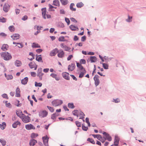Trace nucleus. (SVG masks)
Here are the masks:
<instances>
[{"instance_id": "obj_59", "label": "nucleus", "mask_w": 146, "mask_h": 146, "mask_svg": "<svg viewBox=\"0 0 146 146\" xmlns=\"http://www.w3.org/2000/svg\"><path fill=\"white\" fill-rule=\"evenodd\" d=\"M86 39V36H82L81 38V40L82 41L84 42Z\"/></svg>"}, {"instance_id": "obj_6", "label": "nucleus", "mask_w": 146, "mask_h": 146, "mask_svg": "<svg viewBox=\"0 0 146 146\" xmlns=\"http://www.w3.org/2000/svg\"><path fill=\"white\" fill-rule=\"evenodd\" d=\"M42 69L41 68H39L37 71V76L39 78V79L40 80H42V76L44 74L42 73Z\"/></svg>"}, {"instance_id": "obj_22", "label": "nucleus", "mask_w": 146, "mask_h": 146, "mask_svg": "<svg viewBox=\"0 0 146 146\" xmlns=\"http://www.w3.org/2000/svg\"><path fill=\"white\" fill-rule=\"evenodd\" d=\"M8 47L9 46L7 44H4L2 45L1 48V49L3 51H5L7 49V48H8Z\"/></svg>"}, {"instance_id": "obj_19", "label": "nucleus", "mask_w": 146, "mask_h": 146, "mask_svg": "<svg viewBox=\"0 0 146 146\" xmlns=\"http://www.w3.org/2000/svg\"><path fill=\"white\" fill-rule=\"evenodd\" d=\"M41 10L42 11V15L43 16V18L44 19H46V8H42L41 9Z\"/></svg>"}, {"instance_id": "obj_54", "label": "nucleus", "mask_w": 146, "mask_h": 146, "mask_svg": "<svg viewBox=\"0 0 146 146\" xmlns=\"http://www.w3.org/2000/svg\"><path fill=\"white\" fill-rule=\"evenodd\" d=\"M38 136L37 134H35L34 133H33L31 135V137L32 138H35L37 137Z\"/></svg>"}, {"instance_id": "obj_32", "label": "nucleus", "mask_w": 146, "mask_h": 146, "mask_svg": "<svg viewBox=\"0 0 146 146\" xmlns=\"http://www.w3.org/2000/svg\"><path fill=\"white\" fill-rule=\"evenodd\" d=\"M15 64L17 67L20 66L21 64V62L20 61L16 60L15 62Z\"/></svg>"}, {"instance_id": "obj_56", "label": "nucleus", "mask_w": 146, "mask_h": 146, "mask_svg": "<svg viewBox=\"0 0 146 146\" xmlns=\"http://www.w3.org/2000/svg\"><path fill=\"white\" fill-rule=\"evenodd\" d=\"M65 21L67 23V25H69L70 23V21L68 18L66 17H65Z\"/></svg>"}, {"instance_id": "obj_45", "label": "nucleus", "mask_w": 146, "mask_h": 146, "mask_svg": "<svg viewBox=\"0 0 146 146\" xmlns=\"http://www.w3.org/2000/svg\"><path fill=\"white\" fill-rule=\"evenodd\" d=\"M42 85V84L40 82L37 83L36 82H35V86L36 87L38 86L39 87H41Z\"/></svg>"}, {"instance_id": "obj_14", "label": "nucleus", "mask_w": 146, "mask_h": 146, "mask_svg": "<svg viewBox=\"0 0 146 146\" xmlns=\"http://www.w3.org/2000/svg\"><path fill=\"white\" fill-rule=\"evenodd\" d=\"M25 128L26 129L28 130L31 129H35V128L32 124H30L29 125L27 124L25 125Z\"/></svg>"}, {"instance_id": "obj_60", "label": "nucleus", "mask_w": 146, "mask_h": 146, "mask_svg": "<svg viewBox=\"0 0 146 146\" xmlns=\"http://www.w3.org/2000/svg\"><path fill=\"white\" fill-rule=\"evenodd\" d=\"M36 27V29L38 31H40V30L41 29V28H42V27H39L38 26H35L34 27V29H35V27Z\"/></svg>"}, {"instance_id": "obj_34", "label": "nucleus", "mask_w": 146, "mask_h": 146, "mask_svg": "<svg viewBox=\"0 0 146 146\" xmlns=\"http://www.w3.org/2000/svg\"><path fill=\"white\" fill-rule=\"evenodd\" d=\"M6 126V123L5 122H3L2 124H0V127L2 130L5 129Z\"/></svg>"}, {"instance_id": "obj_42", "label": "nucleus", "mask_w": 146, "mask_h": 146, "mask_svg": "<svg viewBox=\"0 0 146 146\" xmlns=\"http://www.w3.org/2000/svg\"><path fill=\"white\" fill-rule=\"evenodd\" d=\"M68 107L69 108L71 109H73L74 107V104L72 103H68Z\"/></svg>"}, {"instance_id": "obj_27", "label": "nucleus", "mask_w": 146, "mask_h": 146, "mask_svg": "<svg viewBox=\"0 0 146 146\" xmlns=\"http://www.w3.org/2000/svg\"><path fill=\"white\" fill-rule=\"evenodd\" d=\"M100 64H102L103 67L105 69H108L109 65L107 63H103L101 62H100Z\"/></svg>"}, {"instance_id": "obj_38", "label": "nucleus", "mask_w": 146, "mask_h": 146, "mask_svg": "<svg viewBox=\"0 0 146 146\" xmlns=\"http://www.w3.org/2000/svg\"><path fill=\"white\" fill-rule=\"evenodd\" d=\"M84 5V4L82 2H80L77 3L76 4V6L78 8H81L83 7Z\"/></svg>"}, {"instance_id": "obj_18", "label": "nucleus", "mask_w": 146, "mask_h": 146, "mask_svg": "<svg viewBox=\"0 0 146 146\" xmlns=\"http://www.w3.org/2000/svg\"><path fill=\"white\" fill-rule=\"evenodd\" d=\"M15 96L17 97H19L20 96V90L19 88L18 87L16 90Z\"/></svg>"}, {"instance_id": "obj_51", "label": "nucleus", "mask_w": 146, "mask_h": 146, "mask_svg": "<svg viewBox=\"0 0 146 146\" xmlns=\"http://www.w3.org/2000/svg\"><path fill=\"white\" fill-rule=\"evenodd\" d=\"M112 102L115 103H118L120 102V100L118 98L115 99H113Z\"/></svg>"}, {"instance_id": "obj_53", "label": "nucleus", "mask_w": 146, "mask_h": 146, "mask_svg": "<svg viewBox=\"0 0 146 146\" xmlns=\"http://www.w3.org/2000/svg\"><path fill=\"white\" fill-rule=\"evenodd\" d=\"M78 113V110H75L72 111L73 114L74 115H76Z\"/></svg>"}, {"instance_id": "obj_63", "label": "nucleus", "mask_w": 146, "mask_h": 146, "mask_svg": "<svg viewBox=\"0 0 146 146\" xmlns=\"http://www.w3.org/2000/svg\"><path fill=\"white\" fill-rule=\"evenodd\" d=\"M28 17L27 15H25L21 19L23 21H25L28 19Z\"/></svg>"}, {"instance_id": "obj_49", "label": "nucleus", "mask_w": 146, "mask_h": 146, "mask_svg": "<svg viewBox=\"0 0 146 146\" xmlns=\"http://www.w3.org/2000/svg\"><path fill=\"white\" fill-rule=\"evenodd\" d=\"M76 124V126L78 127H81V123L79 122V121H77L75 122Z\"/></svg>"}, {"instance_id": "obj_23", "label": "nucleus", "mask_w": 146, "mask_h": 146, "mask_svg": "<svg viewBox=\"0 0 146 146\" xmlns=\"http://www.w3.org/2000/svg\"><path fill=\"white\" fill-rule=\"evenodd\" d=\"M64 53L63 50L60 51L58 54V56L60 58H62L64 57Z\"/></svg>"}, {"instance_id": "obj_36", "label": "nucleus", "mask_w": 146, "mask_h": 146, "mask_svg": "<svg viewBox=\"0 0 146 146\" xmlns=\"http://www.w3.org/2000/svg\"><path fill=\"white\" fill-rule=\"evenodd\" d=\"M126 21L128 23H130L132 21V17L130 16L129 15L128 16V18L126 19Z\"/></svg>"}, {"instance_id": "obj_41", "label": "nucleus", "mask_w": 146, "mask_h": 146, "mask_svg": "<svg viewBox=\"0 0 146 146\" xmlns=\"http://www.w3.org/2000/svg\"><path fill=\"white\" fill-rule=\"evenodd\" d=\"M5 77L7 78V79L8 80L12 79L13 78V76H12V75H7L5 73Z\"/></svg>"}, {"instance_id": "obj_44", "label": "nucleus", "mask_w": 146, "mask_h": 146, "mask_svg": "<svg viewBox=\"0 0 146 146\" xmlns=\"http://www.w3.org/2000/svg\"><path fill=\"white\" fill-rule=\"evenodd\" d=\"M87 141L90 142L91 143L93 144H94L95 143V142L94 139L90 138L87 139Z\"/></svg>"}, {"instance_id": "obj_26", "label": "nucleus", "mask_w": 146, "mask_h": 146, "mask_svg": "<svg viewBox=\"0 0 146 146\" xmlns=\"http://www.w3.org/2000/svg\"><path fill=\"white\" fill-rule=\"evenodd\" d=\"M21 125V123L18 121H17L16 122H14L12 125L13 127V128H16L17 126V125Z\"/></svg>"}, {"instance_id": "obj_21", "label": "nucleus", "mask_w": 146, "mask_h": 146, "mask_svg": "<svg viewBox=\"0 0 146 146\" xmlns=\"http://www.w3.org/2000/svg\"><path fill=\"white\" fill-rule=\"evenodd\" d=\"M28 80V78L27 77L21 80V83L23 85L26 84Z\"/></svg>"}, {"instance_id": "obj_16", "label": "nucleus", "mask_w": 146, "mask_h": 146, "mask_svg": "<svg viewBox=\"0 0 146 146\" xmlns=\"http://www.w3.org/2000/svg\"><path fill=\"white\" fill-rule=\"evenodd\" d=\"M36 60L39 62H43V61L41 57V55H36Z\"/></svg>"}, {"instance_id": "obj_5", "label": "nucleus", "mask_w": 146, "mask_h": 146, "mask_svg": "<svg viewBox=\"0 0 146 146\" xmlns=\"http://www.w3.org/2000/svg\"><path fill=\"white\" fill-rule=\"evenodd\" d=\"M99 76L96 74L95 75L94 79V83L96 86H97L100 84V82L99 80Z\"/></svg>"}, {"instance_id": "obj_37", "label": "nucleus", "mask_w": 146, "mask_h": 146, "mask_svg": "<svg viewBox=\"0 0 146 146\" xmlns=\"http://www.w3.org/2000/svg\"><path fill=\"white\" fill-rule=\"evenodd\" d=\"M61 3L63 5H67L68 3L67 0H60Z\"/></svg>"}, {"instance_id": "obj_31", "label": "nucleus", "mask_w": 146, "mask_h": 146, "mask_svg": "<svg viewBox=\"0 0 146 146\" xmlns=\"http://www.w3.org/2000/svg\"><path fill=\"white\" fill-rule=\"evenodd\" d=\"M104 58L105 60V62H110L111 61L112 58L108 57V56H104Z\"/></svg>"}, {"instance_id": "obj_15", "label": "nucleus", "mask_w": 146, "mask_h": 146, "mask_svg": "<svg viewBox=\"0 0 146 146\" xmlns=\"http://www.w3.org/2000/svg\"><path fill=\"white\" fill-rule=\"evenodd\" d=\"M19 35L18 34H14L11 36V37L13 40H15L19 39Z\"/></svg>"}, {"instance_id": "obj_2", "label": "nucleus", "mask_w": 146, "mask_h": 146, "mask_svg": "<svg viewBox=\"0 0 146 146\" xmlns=\"http://www.w3.org/2000/svg\"><path fill=\"white\" fill-rule=\"evenodd\" d=\"M63 103L62 101L61 100H55L52 102V104L54 106L56 107L62 104Z\"/></svg>"}, {"instance_id": "obj_8", "label": "nucleus", "mask_w": 146, "mask_h": 146, "mask_svg": "<svg viewBox=\"0 0 146 146\" xmlns=\"http://www.w3.org/2000/svg\"><path fill=\"white\" fill-rule=\"evenodd\" d=\"M10 5L7 3H5L3 5V11L5 13L7 12L10 9Z\"/></svg>"}, {"instance_id": "obj_43", "label": "nucleus", "mask_w": 146, "mask_h": 146, "mask_svg": "<svg viewBox=\"0 0 146 146\" xmlns=\"http://www.w3.org/2000/svg\"><path fill=\"white\" fill-rule=\"evenodd\" d=\"M9 31L11 32H14L15 29L14 26L13 25L10 26L9 27Z\"/></svg>"}, {"instance_id": "obj_4", "label": "nucleus", "mask_w": 146, "mask_h": 146, "mask_svg": "<svg viewBox=\"0 0 146 146\" xmlns=\"http://www.w3.org/2000/svg\"><path fill=\"white\" fill-rule=\"evenodd\" d=\"M102 134L104 135V136L103 137V138L105 140L107 139L108 141H110L112 140V138L109 134L105 132H103Z\"/></svg>"}, {"instance_id": "obj_40", "label": "nucleus", "mask_w": 146, "mask_h": 146, "mask_svg": "<svg viewBox=\"0 0 146 146\" xmlns=\"http://www.w3.org/2000/svg\"><path fill=\"white\" fill-rule=\"evenodd\" d=\"M16 113L18 117H20L22 115H23L22 112L21 110L16 111Z\"/></svg>"}, {"instance_id": "obj_62", "label": "nucleus", "mask_w": 146, "mask_h": 146, "mask_svg": "<svg viewBox=\"0 0 146 146\" xmlns=\"http://www.w3.org/2000/svg\"><path fill=\"white\" fill-rule=\"evenodd\" d=\"M79 116L80 117H83L85 116V114L84 113L80 110V112H79Z\"/></svg>"}, {"instance_id": "obj_25", "label": "nucleus", "mask_w": 146, "mask_h": 146, "mask_svg": "<svg viewBox=\"0 0 146 146\" xmlns=\"http://www.w3.org/2000/svg\"><path fill=\"white\" fill-rule=\"evenodd\" d=\"M76 63L77 66L80 69V70H82L85 69L81 64L78 62H77L76 61Z\"/></svg>"}, {"instance_id": "obj_33", "label": "nucleus", "mask_w": 146, "mask_h": 146, "mask_svg": "<svg viewBox=\"0 0 146 146\" xmlns=\"http://www.w3.org/2000/svg\"><path fill=\"white\" fill-rule=\"evenodd\" d=\"M0 142L3 146H4L6 145V141L4 139L1 138L0 139Z\"/></svg>"}, {"instance_id": "obj_57", "label": "nucleus", "mask_w": 146, "mask_h": 146, "mask_svg": "<svg viewBox=\"0 0 146 146\" xmlns=\"http://www.w3.org/2000/svg\"><path fill=\"white\" fill-rule=\"evenodd\" d=\"M17 102H18V103L17 104H15V105L17 107L21 106L22 104L21 103H19L20 101L19 100H17Z\"/></svg>"}, {"instance_id": "obj_17", "label": "nucleus", "mask_w": 146, "mask_h": 146, "mask_svg": "<svg viewBox=\"0 0 146 146\" xmlns=\"http://www.w3.org/2000/svg\"><path fill=\"white\" fill-rule=\"evenodd\" d=\"M37 143V141L34 139H31L29 141V145L31 146H33Z\"/></svg>"}, {"instance_id": "obj_10", "label": "nucleus", "mask_w": 146, "mask_h": 146, "mask_svg": "<svg viewBox=\"0 0 146 146\" xmlns=\"http://www.w3.org/2000/svg\"><path fill=\"white\" fill-rule=\"evenodd\" d=\"M69 74L68 73L65 72H63L62 74V75L63 77L65 79L69 80H70Z\"/></svg>"}, {"instance_id": "obj_1", "label": "nucleus", "mask_w": 146, "mask_h": 146, "mask_svg": "<svg viewBox=\"0 0 146 146\" xmlns=\"http://www.w3.org/2000/svg\"><path fill=\"white\" fill-rule=\"evenodd\" d=\"M1 55L2 57L5 60H8L12 58L11 55L8 52H1Z\"/></svg>"}, {"instance_id": "obj_39", "label": "nucleus", "mask_w": 146, "mask_h": 146, "mask_svg": "<svg viewBox=\"0 0 146 146\" xmlns=\"http://www.w3.org/2000/svg\"><path fill=\"white\" fill-rule=\"evenodd\" d=\"M74 5V3H71L70 5V9L72 11H76V9L74 8L73 7Z\"/></svg>"}, {"instance_id": "obj_47", "label": "nucleus", "mask_w": 146, "mask_h": 146, "mask_svg": "<svg viewBox=\"0 0 146 146\" xmlns=\"http://www.w3.org/2000/svg\"><path fill=\"white\" fill-rule=\"evenodd\" d=\"M58 40L59 41H65L64 37V36H60Z\"/></svg>"}, {"instance_id": "obj_64", "label": "nucleus", "mask_w": 146, "mask_h": 146, "mask_svg": "<svg viewBox=\"0 0 146 146\" xmlns=\"http://www.w3.org/2000/svg\"><path fill=\"white\" fill-rule=\"evenodd\" d=\"M80 62L81 63L83 64H85L86 63V61L84 59H81L80 60Z\"/></svg>"}, {"instance_id": "obj_28", "label": "nucleus", "mask_w": 146, "mask_h": 146, "mask_svg": "<svg viewBox=\"0 0 146 146\" xmlns=\"http://www.w3.org/2000/svg\"><path fill=\"white\" fill-rule=\"evenodd\" d=\"M52 5L56 6H58L60 5V2L58 0H54L53 1Z\"/></svg>"}, {"instance_id": "obj_13", "label": "nucleus", "mask_w": 146, "mask_h": 146, "mask_svg": "<svg viewBox=\"0 0 146 146\" xmlns=\"http://www.w3.org/2000/svg\"><path fill=\"white\" fill-rule=\"evenodd\" d=\"M119 141V138L117 135H115L114 138V145H118Z\"/></svg>"}, {"instance_id": "obj_12", "label": "nucleus", "mask_w": 146, "mask_h": 146, "mask_svg": "<svg viewBox=\"0 0 146 146\" xmlns=\"http://www.w3.org/2000/svg\"><path fill=\"white\" fill-rule=\"evenodd\" d=\"M22 121L25 123H27L30 121V117L28 116H24L22 119Z\"/></svg>"}, {"instance_id": "obj_46", "label": "nucleus", "mask_w": 146, "mask_h": 146, "mask_svg": "<svg viewBox=\"0 0 146 146\" xmlns=\"http://www.w3.org/2000/svg\"><path fill=\"white\" fill-rule=\"evenodd\" d=\"M6 22V19L3 17L0 18V22L4 23Z\"/></svg>"}, {"instance_id": "obj_48", "label": "nucleus", "mask_w": 146, "mask_h": 146, "mask_svg": "<svg viewBox=\"0 0 146 146\" xmlns=\"http://www.w3.org/2000/svg\"><path fill=\"white\" fill-rule=\"evenodd\" d=\"M47 107L50 112H54V109L53 107L49 106H47Z\"/></svg>"}, {"instance_id": "obj_24", "label": "nucleus", "mask_w": 146, "mask_h": 146, "mask_svg": "<svg viewBox=\"0 0 146 146\" xmlns=\"http://www.w3.org/2000/svg\"><path fill=\"white\" fill-rule=\"evenodd\" d=\"M82 72L80 74L79 76V78H82L84 76V75L86 73V71L85 69H84L83 70H82Z\"/></svg>"}, {"instance_id": "obj_20", "label": "nucleus", "mask_w": 146, "mask_h": 146, "mask_svg": "<svg viewBox=\"0 0 146 146\" xmlns=\"http://www.w3.org/2000/svg\"><path fill=\"white\" fill-rule=\"evenodd\" d=\"M69 28L72 31H78L79 29L77 27L72 25L69 26Z\"/></svg>"}, {"instance_id": "obj_3", "label": "nucleus", "mask_w": 146, "mask_h": 146, "mask_svg": "<svg viewBox=\"0 0 146 146\" xmlns=\"http://www.w3.org/2000/svg\"><path fill=\"white\" fill-rule=\"evenodd\" d=\"M48 114V112L45 110L40 111L39 113V116L41 117H46Z\"/></svg>"}, {"instance_id": "obj_61", "label": "nucleus", "mask_w": 146, "mask_h": 146, "mask_svg": "<svg viewBox=\"0 0 146 146\" xmlns=\"http://www.w3.org/2000/svg\"><path fill=\"white\" fill-rule=\"evenodd\" d=\"M60 13L61 14L64 15L65 14V12L63 9H61L60 10Z\"/></svg>"}, {"instance_id": "obj_11", "label": "nucleus", "mask_w": 146, "mask_h": 146, "mask_svg": "<svg viewBox=\"0 0 146 146\" xmlns=\"http://www.w3.org/2000/svg\"><path fill=\"white\" fill-rule=\"evenodd\" d=\"M58 50L57 48H55L52 50L50 53V55L51 56H54L56 54L58 53Z\"/></svg>"}, {"instance_id": "obj_30", "label": "nucleus", "mask_w": 146, "mask_h": 146, "mask_svg": "<svg viewBox=\"0 0 146 146\" xmlns=\"http://www.w3.org/2000/svg\"><path fill=\"white\" fill-rule=\"evenodd\" d=\"M36 64L35 62H31L29 63V65L31 68L32 69L34 68L35 66H36Z\"/></svg>"}, {"instance_id": "obj_35", "label": "nucleus", "mask_w": 146, "mask_h": 146, "mask_svg": "<svg viewBox=\"0 0 146 146\" xmlns=\"http://www.w3.org/2000/svg\"><path fill=\"white\" fill-rule=\"evenodd\" d=\"M32 47L33 48H40V46L38 44L36 43L35 42L33 43Z\"/></svg>"}, {"instance_id": "obj_50", "label": "nucleus", "mask_w": 146, "mask_h": 146, "mask_svg": "<svg viewBox=\"0 0 146 146\" xmlns=\"http://www.w3.org/2000/svg\"><path fill=\"white\" fill-rule=\"evenodd\" d=\"M82 128L83 130L84 131H87L88 129V127L85 126L83 124H82Z\"/></svg>"}, {"instance_id": "obj_9", "label": "nucleus", "mask_w": 146, "mask_h": 146, "mask_svg": "<svg viewBox=\"0 0 146 146\" xmlns=\"http://www.w3.org/2000/svg\"><path fill=\"white\" fill-rule=\"evenodd\" d=\"M44 144L45 146H48V137L47 136H44L42 137Z\"/></svg>"}, {"instance_id": "obj_55", "label": "nucleus", "mask_w": 146, "mask_h": 146, "mask_svg": "<svg viewBox=\"0 0 146 146\" xmlns=\"http://www.w3.org/2000/svg\"><path fill=\"white\" fill-rule=\"evenodd\" d=\"M55 114H56L53 113L52 114V115H51V118L52 119L54 120V121H55V119H56V116H55Z\"/></svg>"}, {"instance_id": "obj_58", "label": "nucleus", "mask_w": 146, "mask_h": 146, "mask_svg": "<svg viewBox=\"0 0 146 146\" xmlns=\"http://www.w3.org/2000/svg\"><path fill=\"white\" fill-rule=\"evenodd\" d=\"M5 106L6 107L11 108L12 107V105L10 103H8L5 104Z\"/></svg>"}, {"instance_id": "obj_52", "label": "nucleus", "mask_w": 146, "mask_h": 146, "mask_svg": "<svg viewBox=\"0 0 146 146\" xmlns=\"http://www.w3.org/2000/svg\"><path fill=\"white\" fill-rule=\"evenodd\" d=\"M1 96L3 98L8 99L9 98L7 94H3L1 95Z\"/></svg>"}, {"instance_id": "obj_29", "label": "nucleus", "mask_w": 146, "mask_h": 146, "mask_svg": "<svg viewBox=\"0 0 146 146\" xmlns=\"http://www.w3.org/2000/svg\"><path fill=\"white\" fill-rule=\"evenodd\" d=\"M97 58L95 56H91L90 58V60L91 62H95Z\"/></svg>"}, {"instance_id": "obj_7", "label": "nucleus", "mask_w": 146, "mask_h": 146, "mask_svg": "<svg viewBox=\"0 0 146 146\" xmlns=\"http://www.w3.org/2000/svg\"><path fill=\"white\" fill-rule=\"evenodd\" d=\"M75 64L74 62H72L71 63L70 65L68 66V69L69 71L71 72L75 69Z\"/></svg>"}]
</instances>
